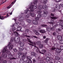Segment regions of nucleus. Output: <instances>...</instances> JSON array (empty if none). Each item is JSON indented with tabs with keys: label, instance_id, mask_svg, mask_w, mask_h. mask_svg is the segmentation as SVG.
<instances>
[{
	"label": "nucleus",
	"instance_id": "1",
	"mask_svg": "<svg viewBox=\"0 0 63 63\" xmlns=\"http://www.w3.org/2000/svg\"><path fill=\"white\" fill-rule=\"evenodd\" d=\"M55 8H53L50 10V12H54L55 11V10L56 11L60 12L61 13V11L60 10V5L58 4L56 5L55 6Z\"/></svg>",
	"mask_w": 63,
	"mask_h": 63
},
{
	"label": "nucleus",
	"instance_id": "2",
	"mask_svg": "<svg viewBox=\"0 0 63 63\" xmlns=\"http://www.w3.org/2000/svg\"><path fill=\"white\" fill-rule=\"evenodd\" d=\"M37 3H38V0H35L33 2L34 5H32L30 6L29 7L30 9H31V8H32L33 9H36L37 8V4H36Z\"/></svg>",
	"mask_w": 63,
	"mask_h": 63
},
{
	"label": "nucleus",
	"instance_id": "3",
	"mask_svg": "<svg viewBox=\"0 0 63 63\" xmlns=\"http://www.w3.org/2000/svg\"><path fill=\"white\" fill-rule=\"evenodd\" d=\"M54 22V20H51V22L49 23L50 24H52L53 26L54 27H56L57 26V24H56Z\"/></svg>",
	"mask_w": 63,
	"mask_h": 63
},
{
	"label": "nucleus",
	"instance_id": "4",
	"mask_svg": "<svg viewBox=\"0 0 63 63\" xmlns=\"http://www.w3.org/2000/svg\"><path fill=\"white\" fill-rule=\"evenodd\" d=\"M55 51L56 54H57L58 55H59V54L61 51V50L60 48H57L55 50Z\"/></svg>",
	"mask_w": 63,
	"mask_h": 63
},
{
	"label": "nucleus",
	"instance_id": "5",
	"mask_svg": "<svg viewBox=\"0 0 63 63\" xmlns=\"http://www.w3.org/2000/svg\"><path fill=\"white\" fill-rule=\"evenodd\" d=\"M60 22L59 23L60 24L59 25L61 26V29H63V20L60 19Z\"/></svg>",
	"mask_w": 63,
	"mask_h": 63
},
{
	"label": "nucleus",
	"instance_id": "6",
	"mask_svg": "<svg viewBox=\"0 0 63 63\" xmlns=\"http://www.w3.org/2000/svg\"><path fill=\"white\" fill-rule=\"evenodd\" d=\"M14 34H15V35L16 36V37L17 39V40H18L19 41L20 40V38L19 37H17V36H19V34L18 33V32H14Z\"/></svg>",
	"mask_w": 63,
	"mask_h": 63
},
{
	"label": "nucleus",
	"instance_id": "7",
	"mask_svg": "<svg viewBox=\"0 0 63 63\" xmlns=\"http://www.w3.org/2000/svg\"><path fill=\"white\" fill-rule=\"evenodd\" d=\"M51 30L53 31V30H54V29L53 28H52L51 27H48L47 28V31L48 32H50Z\"/></svg>",
	"mask_w": 63,
	"mask_h": 63
},
{
	"label": "nucleus",
	"instance_id": "8",
	"mask_svg": "<svg viewBox=\"0 0 63 63\" xmlns=\"http://www.w3.org/2000/svg\"><path fill=\"white\" fill-rule=\"evenodd\" d=\"M12 55L11 54H9L8 55V59H10V60H14L16 59V58H12Z\"/></svg>",
	"mask_w": 63,
	"mask_h": 63
},
{
	"label": "nucleus",
	"instance_id": "9",
	"mask_svg": "<svg viewBox=\"0 0 63 63\" xmlns=\"http://www.w3.org/2000/svg\"><path fill=\"white\" fill-rule=\"evenodd\" d=\"M22 37L23 38L25 37H28V38H30V36L27 35V34L26 33H23L22 34Z\"/></svg>",
	"mask_w": 63,
	"mask_h": 63
},
{
	"label": "nucleus",
	"instance_id": "10",
	"mask_svg": "<svg viewBox=\"0 0 63 63\" xmlns=\"http://www.w3.org/2000/svg\"><path fill=\"white\" fill-rule=\"evenodd\" d=\"M8 46L9 47V50H12L13 48V45L10 44V43H9V44L8 45Z\"/></svg>",
	"mask_w": 63,
	"mask_h": 63
},
{
	"label": "nucleus",
	"instance_id": "11",
	"mask_svg": "<svg viewBox=\"0 0 63 63\" xmlns=\"http://www.w3.org/2000/svg\"><path fill=\"white\" fill-rule=\"evenodd\" d=\"M46 5H44L43 6H42L41 5H39L38 6V8H40V9H42V8L44 9H45L46 8Z\"/></svg>",
	"mask_w": 63,
	"mask_h": 63
},
{
	"label": "nucleus",
	"instance_id": "12",
	"mask_svg": "<svg viewBox=\"0 0 63 63\" xmlns=\"http://www.w3.org/2000/svg\"><path fill=\"white\" fill-rule=\"evenodd\" d=\"M38 9L37 13L38 14H41V13H42V9H41L40 8H39V6L38 7Z\"/></svg>",
	"mask_w": 63,
	"mask_h": 63
},
{
	"label": "nucleus",
	"instance_id": "13",
	"mask_svg": "<svg viewBox=\"0 0 63 63\" xmlns=\"http://www.w3.org/2000/svg\"><path fill=\"white\" fill-rule=\"evenodd\" d=\"M41 52H39L40 53H42L43 54H45L47 51L45 49H42L41 50Z\"/></svg>",
	"mask_w": 63,
	"mask_h": 63
},
{
	"label": "nucleus",
	"instance_id": "14",
	"mask_svg": "<svg viewBox=\"0 0 63 63\" xmlns=\"http://www.w3.org/2000/svg\"><path fill=\"white\" fill-rule=\"evenodd\" d=\"M7 46L4 48V49L2 50V52H6L7 51Z\"/></svg>",
	"mask_w": 63,
	"mask_h": 63
},
{
	"label": "nucleus",
	"instance_id": "15",
	"mask_svg": "<svg viewBox=\"0 0 63 63\" xmlns=\"http://www.w3.org/2000/svg\"><path fill=\"white\" fill-rule=\"evenodd\" d=\"M41 15L40 14H38L37 16L38 18H37V19H36V20H39V18H40V17H41Z\"/></svg>",
	"mask_w": 63,
	"mask_h": 63
},
{
	"label": "nucleus",
	"instance_id": "16",
	"mask_svg": "<svg viewBox=\"0 0 63 63\" xmlns=\"http://www.w3.org/2000/svg\"><path fill=\"white\" fill-rule=\"evenodd\" d=\"M14 25L15 26H17V27H18L19 25V22H17L14 24Z\"/></svg>",
	"mask_w": 63,
	"mask_h": 63
},
{
	"label": "nucleus",
	"instance_id": "17",
	"mask_svg": "<svg viewBox=\"0 0 63 63\" xmlns=\"http://www.w3.org/2000/svg\"><path fill=\"white\" fill-rule=\"evenodd\" d=\"M32 22L33 24H35V25H37L38 24V22L37 21L34 20L32 21Z\"/></svg>",
	"mask_w": 63,
	"mask_h": 63
},
{
	"label": "nucleus",
	"instance_id": "18",
	"mask_svg": "<svg viewBox=\"0 0 63 63\" xmlns=\"http://www.w3.org/2000/svg\"><path fill=\"white\" fill-rule=\"evenodd\" d=\"M58 40H62V36L60 35H58L57 36Z\"/></svg>",
	"mask_w": 63,
	"mask_h": 63
},
{
	"label": "nucleus",
	"instance_id": "19",
	"mask_svg": "<svg viewBox=\"0 0 63 63\" xmlns=\"http://www.w3.org/2000/svg\"><path fill=\"white\" fill-rule=\"evenodd\" d=\"M21 28H22L21 27L18 26L17 27V30L18 31H21Z\"/></svg>",
	"mask_w": 63,
	"mask_h": 63
},
{
	"label": "nucleus",
	"instance_id": "20",
	"mask_svg": "<svg viewBox=\"0 0 63 63\" xmlns=\"http://www.w3.org/2000/svg\"><path fill=\"white\" fill-rule=\"evenodd\" d=\"M26 62L24 61V60L23 59H21L20 61V63H25Z\"/></svg>",
	"mask_w": 63,
	"mask_h": 63
},
{
	"label": "nucleus",
	"instance_id": "21",
	"mask_svg": "<svg viewBox=\"0 0 63 63\" xmlns=\"http://www.w3.org/2000/svg\"><path fill=\"white\" fill-rule=\"evenodd\" d=\"M46 61H47V62H49L50 60V58L48 57H47L46 58Z\"/></svg>",
	"mask_w": 63,
	"mask_h": 63
},
{
	"label": "nucleus",
	"instance_id": "22",
	"mask_svg": "<svg viewBox=\"0 0 63 63\" xmlns=\"http://www.w3.org/2000/svg\"><path fill=\"white\" fill-rule=\"evenodd\" d=\"M59 45L57 44H54V47L55 48H58Z\"/></svg>",
	"mask_w": 63,
	"mask_h": 63
},
{
	"label": "nucleus",
	"instance_id": "23",
	"mask_svg": "<svg viewBox=\"0 0 63 63\" xmlns=\"http://www.w3.org/2000/svg\"><path fill=\"white\" fill-rule=\"evenodd\" d=\"M30 43L32 44L33 45V46H34V47H37L35 46L36 44V43H35V42H32V41Z\"/></svg>",
	"mask_w": 63,
	"mask_h": 63
},
{
	"label": "nucleus",
	"instance_id": "24",
	"mask_svg": "<svg viewBox=\"0 0 63 63\" xmlns=\"http://www.w3.org/2000/svg\"><path fill=\"white\" fill-rule=\"evenodd\" d=\"M31 54L32 55V56H35L36 55V54L34 52H32Z\"/></svg>",
	"mask_w": 63,
	"mask_h": 63
},
{
	"label": "nucleus",
	"instance_id": "25",
	"mask_svg": "<svg viewBox=\"0 0 63 63\" xmlns=\"http://www.w3.org/2000/svg\"><path fill=\"white\" fill-rule=\"evenodd\" d=\"M24 45V43L23 42H21L20 44V46L21 47H23Z\"/></svg>",
	"mask_w": 63,
	"mask_h": 63
},
{
	"label": "nucleus",
	"instance_id": "26",
	"mask_svg": "<svg viewBox=\"0 0 63 63\" xmlns=\"http://www.w3.org/2000/svg\"><path fill=\"white\" fill-rule=\"evenodd\" d=\"M38 61H40V63H43V61L42 60V59L41 58H39L38 59Z\"/></svg>",
	"mask_w": 63,
	"mask_h": 63
},
{
	"label": "nucleus",
	"instance_id": "27",
	"mask_svg": "<svg viewBox=\"0 0 63 63\" xmlns=\"http://www.w3.org/2000/svg\"><path fill=\"white\" fill-rule=\"evenodd\" d=\"M49 40V39L48 38H47L44 41V43H48V41Z\"/></svg>",
	"mask_w": 63,
	"mask_h": 63
},
{
	"label": "nucleus",
	"instance_id": "28",
	"mask_svg": "<svg viewBox=\"0 0 63 63\" xmlns=\"http://www.w3.org/2000/svg\"><path fill=\"white\" fill-rule=\"evenodd\" d=\"M39 32L41 33H45V30H41L39 31Z\"/></svg>",
	"mask_w": 63,
	"mask_h": 63
},
{
	"label": "nucleus",
	"instance_id": "29",
	"mask_svg": "<svg viewBox=\"0 0 63 63\" xmlns=\"http://www.w3.org/2000/svg\"><path fill=\"white\" fill-rule=\"evenodd\" d=\"M23 47H21L19 48V50L21 51H22L23 50Z\"/></svg>",
	"mask_w": 63,
	"mask_h": 63
},
{
	"label": "nucleus",
	"instance_id": "30",
	"mask_svg": "<svg viewBox=\"0 0 63 63\" xmlns=\"http://www.w3.org/2000/svg\"><path fill=\"white\" fill-rule=\"evenodd\" d=\"M39 47L41 48H43L44 47L43 45L42 44H40L39 45Z\"/></svg>",
	"mask_w": 63,
	"mask_h": 63
},
{
	"label": "nucleus",
	"instance_id": "31",
	"mask_svg": "<svg viewBox=\"0 0 63 63\" xmlns=\"http://www.w3.org/2000/svg\"><path fill=\"white\" fill-rule=\"evenodd\" d=\"M25 57H26V55H22V59H25Z\"/></svg>",
	"mask_w": 63,
	"mask_h": 63
},
{
	"label": "nucleus",
	"instance_id": "32",
	"mask_svg": "<svg viewBox=\"0 0 63 63\" xmlns=\"http://www.w3.org/2000/svg\"><path fill=\"white\" fill-rule=\"evenodd\" d=\"M24 19V17H21L19 18V20H23Z\"/></svg>",
	"mask_w": 63,
	"mask_h": 63
},
{
	"label": "nucleus",
	"instance_id": "33",
	"mask_svg": "<svg viewBox=\"0 0 63 63\" xmlns=\"http://www.w3.org/2000/svg\"><path fill=\"white\" fill-rule=\"evenodd\" d=\"M26 21H27V22H28V23H30L31 22V20L29 19L26 20Z\"/></svg>",
	"mask_w": 63,
	"mask_h": 63
},
{
	"label": "nucleus",
	"instance_id": "34",
	"mask_svg": "<svg viewBox=\"0 0 63 63\" xmlns=\"http://www.w3.org/2000/svg\"><path fill=\"white\" fill-rule=\"evenodd\" d=\"M59 43L60 44H63V40H60L59 41Z\"/></svg>",
	"mask_w": 63,
	"mask_h": 63
},
{
	"label": "nucleus",
	"instance_id": "35",
	"mask_svg": "<svg viewBox=\"0 0 63 63\" xmlns=\"http://www.w3.org/2000/svg\"><path fill=\"white\" fill-rule=\"evenodd\" d=\"M51 18L52 19H57V17H51Z\"/></svg>",
	"mask_w": 63,
	"mask_h": 63
},
{
	"label": "nucleus",
	"instance_id": "36",
	"mask_svg": "<svg viewBox=\"0 0 63 63\" xmlns=\"http://www.w3.org/2000/svg\"><path fill=\"white\" fill-rule=\"evenodd\" d=\"M41 43V41H38L36 42V44L37 45H39V44H40Z\"/></svg>",
	"mask_w": 63,
	"mask_h": 63
},
{
	"label": "nucleus",
	"instance_id": "37",
	"mask_svg": "<svg viewBox=\"0 0 63 63\" xmlns=\"http://www.w3.org/2000/svg\"><path fill=\"white\" fill-rule=\"evenodd\" d=\"M30 16H34V13H30Z\"/></svg>",
	"mask_w": 63,
	"mask_h": 63
},
{
	"label": "nucleus",
	"instance_id": "38",
	"mask_svg": "<svg viewBox=\"0 0 63 63\" xmlns=\"http://www.w3.org/2000/svg\"><path fill=\"white\" fill-rule=\"evenodd\" d=\"M18 54L19 55H22V53L21 52L19 51L18 52Z\"/></svg>",
	"mask_w": 63,
	"mask_h": 63
},
{
	"label": "nucleus",
	"instance_id": "39",
	"mask_svg": "<svg viewBox=\"0 0 63 63\" xmlns=\"http://www.w3.org/2000/svg\"><path fill=\"white\" fill-rule=\"evenodd\" d=\"M29 17V15L28 14L26 15V16H25V18L26 19V18H28Z\"/></svg>",
	"mask_w": 63,
	"mask_h": 63
},
{
	"label": "nucleus",
	"instance_id": "40",
	"mask_svg": "<svg viewBox=\"0 0 63 63\" xmlns=\"http://www.w3.org/2000/svg\"><path fill=\"white\" fill-rule=\"evenodd\" d=\"M56 60H60V58L58 57H56Z\"/></svg>",
	"mask_w": 63,
	"mask_h": 63
},
{
	"label": "nucleus",
	"instance_id": "41",
	"mask_svg": "<svg viewBox=\"0 0 63 63\" xmlns=\"http://www.w3.org/2000/svg\"><path fill=\"white\" fill-rule=\"evenodd\" d=\"M43 12L44 14H47L48 13V11L46 10H44L43 11Z\"/></svg>",
	"mask_w": 63,
	"mask_h": 63
},
{
	"label": "nucleus",
	"instance_id": "42",
	"mask_svg": "<svg viewBox=\"0 0 63 63\" xmlns=\"http://www.w3.org/2000/svg\"><path fill=\"white\" fill-rule=\"evenodd\" d=\"M41 26L42 27H47V25L46 24L42 25Z\"/></svg>",
	"mask_w": 63,
	"mask_h": 63
},
{
	"label": "nucleus",
	"instance_id": "43",
	"mask_svg": "<svg viewBox=\"0 0 63 63\" xmlns=\"http://www.w3.org/2000/svg\"><path fill=\"white\" fill-rule=\"evenodd\" d=\"M31 9L30 10V12H33L34 11V10L32 8H31Z\"/></svg>",
	"mask_w": 63,
	"mask_h": 63
},
{
	"label": "nucleus",
	"instance_id": "44",
	"mask_svg": "<svg viewBox=\"0 0 63 63\" xmlns=\"http://www.w3.org/2000/svg\"><path fill=\"white\" fill-rule=\"evenodd\" d=\"M25 14H28V12H29V10L28 9H27V10H26L25 11Z\"/></svg>",
	"mask_w": 63,
	"mask_h": 63
},
{
	"label": "nucleus",
	"instance_id": "45",
	"mask_svg": "<svg viewBox=\"0 0 63 63\" xmlns=\"http://www.w3.org/2000/svg\"><path fill=\"white\" fill-rule=\"evenodd\" d=\"M13 32H15V31H16V28L15 27H14L13 28Z\"/></svg>",
	"mask_w": 63,
	"mask_h": 63
},
{
	"label": "nucleus",
	"instance_id": "46",
	"mask_svg": "<svg viewBox=\"0 0 63 63\" xmlns=\"http://www.w3.org/2000/svg\"><path fill=\"white\" fill-rule=\"evenodd\" d=\"M13 50L14 51V52H17V50L16 49H13Z\"/></svg>",
	"mask_w": 63,
	"mask_h": 63
},
{
	"label": "nucleus",
	"instance_id": "47",
	"mask_svg": "<svg viewBox=\"0 0 63 63\" xmlns=\"http://www.w3.org/2000/svg\"><path fill=\"white\" fill-rule=\"evenodd\" d=\"M61 28H59L57 30L58 32H60V31L62 29Z\"/></svg>",
	"mask_w": 63,
	"mask_h": 63
},
{
	"label": "nucleus",
	"instance_id": "48",
	"mask_svg": "<svg viewBox=\"0 0 63 63\" xmlns=\"http://www.w3.org/2000/svg\"><path fill=\"white\" fill-rule=\"evenodd\" d=\"M37 49H36V51H37V52H40V51H39V48H38V47H36Z\"/></svg>",
	"mask_w": 63,
	"mask_h": 63
},
{
	"label": "nucleus",
	"instance_id": "49",
	"mask_svg": "<svg viewBox=\"0 0 63 63\" xmlns=\"http://www.w3.org/2000/svg\"><path fill=\"white\" fill-rule=\"evenodd\" d=\"M27 40H28V42L30 43L32 42V41H31V40H30V39L29 38H27Z\"/></svg>",
	"mask_w": 63,
	"mask_h": 63
},
{
	"label": "nucleus",
	"instance_id": "50",
	"mask_svg": "<svg viewBox=\"0 0 63 63\" xmlns=\"http://www.w3.org/2000/svg\"><path fill=\"white\" fill-rule=\"evenodd\" d=\"M0 19H4V16H2L1 17V16H0Z\"/></svg>",
	"mask_w": 63,
	"mask_h": 63
},
{
	"label": "nucleus",
	"instance_id": "51",
	"mask_svg": "<svg viewBox=\"0 0 63 63\" xmlns=\"http://www.w3.org/2000/svg\"><path fill=\"white\" fill-rule=\"evenodd\" d=\"M60 49H61V50H63V46H61L60 47Z\"/></svg>",
	"mask_w": 63,
	"mask_h": 63
},
{
	"label": "nucleus",
	"instance_id": "52",
	"mask_svg": "<svg viewBox=\"0 0 63 63\" xmlns=\"http://www.w3.org/2000/svg\"><path fill=\"white\" fill-rule=\"evenodd\" d=\"M7 55L6 54H4L3 57H4V58H6V57H7Z\"/></svg>",
	"mask_w": 63,
	"mask_h": 63
},
{
	"label": "nucleus",
	"instance_id": "53",
	"mask_svg": "<svg viewBox=\"0 0 63 63\" xmlns=\"http://www.w3.org/2000/svg\"><path fill=\"white\" fill-rule=\"evenodd\" d=\"M53 36H55L56 35V33L55 32H53Z\"/></svg>",
	"mask_w": 63,
	"mask_h": 63
},
{
	"label": "nucleus",
	"instance_id": "54",
	"mask_svg": "<svg viewBox=\"0 0 63 63\" xmlns=\"http://www.w3.org/2000/svg\"><path fill=\"white\" fill-rule=\"evenodd\" d=\"M52 50H55V49H56V48H55L54 47H52Z\"/></svg>",
	"mask_w": 63,
	"mask_h": 63
},
{
	"label": "nucleus",
	"instance_id": "55",
	"mask_svg": "<svg viewBox=\"0 0 63 63\" xmlns=\"http://www.w3.org/2000/svg\"><path fill=\"white\" fill-rule=\"evenodd\" d=\"M7 61L6 60L2 62V63H7Z\"/></svg>",
	"mask_w": 63,
	"mask_h": 63
},
{
	"label": "nucleus",
	"instance_id": "56",
	"mask_svg": "<svg viewBox=\"0 0 63 63\" xmlns=\"http://www.w3.org/2000/svg\"><path fill=\"white\" fill-rule=\"evenodd\" d=\"M36 35H37L38 36L40 35V33H39L38 32H37L36 33Z\"/></svg>",
	"mask_w": 63,
	"mask_h": 63
},
{
	"label": "nucleus",
	"instance_id": "57",
	"mask_svg": "<svg viewBox=\"0 0 63 63\" xmlns=\"http://www.w3.org/2000/svg\"><path fill=\"white\" fill-rule=\"evenodd\" d=\"M28 59L29 60H31V57H30L29 56L27 57Z\"/></svg>",
	"mask_w": 63,
	"mask_h": 63
},
{
	"label": "nucleus",
	"instance_id": "58",
	"mask_svg": "<svg viewBox=\"0 0 63 63\" xmlns=\"http://www.w3.org/2000/svg\"><path fill=\"white\" fill-rule=\"evenodd\" d=\"M29 29H26V30L25 32H29Z\"/></svg>",
	"mask_w": 63,
	"mask_h": 63
},
{
	"label": "nucleus",
	"instance_id": "59",
	"mask_svg": "<svg viewBox=\"0 0 63 63\" xmlns=\"http://www.w3.org/2000/svg\"><path fill=\"white\" fill-rule=\"evenodd\" d=\"M46 56H48L49 55V54H48V53H46Z\"/></svg>",
	"mask_w": 63,
	"mask_h": 63
},
{
	"label": "nucleus",
	"instance_id": "60",
	"mask_svg": "<svg viewBox=\"0 0 63 63\" xmlns=\"http://www.w3.org/2000/svg\"><path fill=\"white\" fill-rule=\"evenodd\" d=\"M51 16H54V14H52V13H51Z\"/></svg>",
	"mask_w": 63,
	"mask_h": 63
},
{
	"label": "nucleus",
	"instance_id": "61",
	"mask_svg": "<svg viewBox=\"0 0 63 63\" xmlns=\"http://www.w3.org/2000/svg\"><path fill=\"white\" fill-rule=\"evenodd\" d=\"M33 63H35L36 62V60L34 59H33Z\"/></svg>",
	"mask_w": 63,
	"mask_h": 63
},
{
	"label": "nucleus",
	"instance_id": "62",
	"mask_svg": "<svg viewBox=\"0 0 63 63\" xmlns=\"http://www.w3.org/2000/svg\"><path fill=\"white\" fill-rule=\"evenodd\" d=\"M57 2H59L60 1V0H55Z\"/></svg>",
	"mask_w": 63,
	"mask_h": 63
},
{
	"label": "nucleus",
	"instance_id": "63",
	"mask_svg": "<svg viewBox=\"0 0 63 63\" xmlns=\"http://www.w3.org/2000/svg\"><path fill=\"white\" fill-rule=\"evenodd\" d=\"M40 29H41V28H38L37 29V30L38 31H39V32H40Z\"/></svg>",
	"mask_w": 63,
	"mask_h": 63
},
{
	"label": "nucleus",
	"instance_id": "64",
	"mask_svg": "<svg viewBox=\"0 0 63 63\" xmlns=\"http://www.w3.org/2000/svg\"><path fill=\"white\" fill-rule=\"evenodd\" d=\"M37 32V31H34V33H35L36 34V33Z\"/></svg>",
	"mask_w": 63,
	"mask_h": 63
}]
</instances>
